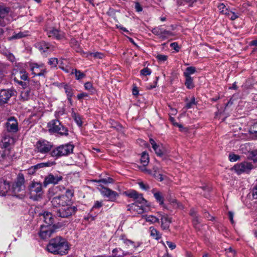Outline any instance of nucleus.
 I'll list each match as a JSON object with an SVG mask.
<instances>
[{
  "label": "nucleus",
  "instance_id": "1",
  "mask_svg": "<svg viewBox=\"0 0 257 257\" xmlns=\"http://www.w3.org/2000/svg\"><path fill=\"white\" fill-rule=\"evenodd\" d=\"M47 249L54 254L65 255L69 250V243L65 238L58 236L50 240Z\"/></svg>",
  "mask_w": 257,
  "mask_h": 257
},
{
  "label": "nucleus",
  "instance_id": "2",
  "mask_svg": "<svg viewBox=\"0 0 257 257\" xmlns=\"http://www.w3.org/2000/svg\"><path fill=\"white\" fill-rule=\"evenodd\" d=\"M13 142V139L9 136L4 137L2 140L3 146L1 148L4 150L1 154V164L5 167L10 165L13 160V157L11 155V145Z\"/></svg>",
  "mask_w": 257,
  "mask_h": 257
},
{
  "label": "nucleus",
  "instance_id": "3",
  "mask_svg": "<svg viewBox=\"0 0 257 257\" xmlns=\"http://www.w3.org/2000/svg\"><path fill=\"white\" fill-rule=\"evenodd\" d=\"M123 194L127 197L133 199L135 201L134 204L139 209L151 207V203L144 198L143 194L139 193L136 190L130 189L124 192Z\"/></svg>",
  "mask_w": 257,
  "mask_h": 257
},
{
  "label": "nucleus",
  "instance_id": "4",
  "mask_svg": "<svg viewBox=\"0 0 257 257\" xmlns=\"http://www.w3.org/2000/svg\"><path fill=\"white\" fill-rule=\"evenodd\" d=\"M25 178L22 173L18 174L15 183L12 186V193L14 196L23 198L25 196Z\"/></svg>",
  "mask_w": 257,
  "mask_h": 257
},
{
  "label": "nucleus",
  "instance_id": "5",
  "mask_svg": "<svg viewBox=\"0 0 257 257\" xmlns=\"http://www.w3.org/2000/svg\"><path fill=\"white\" fill-rule=\"evenodd\" d=\"M48 131L50 133L57 134L61 136L69 135L68 128L64 126L58 119H53L47 124Z\"/></svg>",
  "mask_w": 257,
  "mask_h": 257
},
{
  "label": "nucleus",
  "instance_id": "6",
  "mask_svg": "<svg viewBox=\"0 0 257 257\" xmlns=\"http://www.w3.org/2000/svg\"><path fill=\"white\" fill-rule=\"evenodd\" d=\"M63 224L60 223L54 224L53 225H42L39 232V235L42 239H48L56 232L57 229L61 228Z\"/></svg>",
  "mask_w": 257,
  "mask_h": 257
},
{
  "label": "nucleus",
  "instance_id": "7",
  "mask_svg": "<svg viewBox=\"0 0 257 257\" xmlns=\"http://www.w3.org/2000/svg\"><path fill=\"white\" fill-rule=\"evenodd\" d=\"M13 75L16 83L21 86L23 89L27 88L28 83L26 81L29 80V76L28 73L24 69H15L13 73Z\"/></svg>",
  "mask_w": 257,
  "mask_h": 257
},
{
  "label": "nucleus",
  "instance_id": "8",
  "mask_svg": "<svg viewBox=\"0 0 257 257\" xmlns=\"http://www.w3.org/2000/svg\"><path fill=\"white\" fill-rule=\"evenodd\" d=\"M30 198L33 200L38 201L42 199L44 192L42 184L39 182H33L29 187Z\"/></svg>",
  "mask_w": 257,
  "mask_h": 257
},
{
  "label": "nucleus",
  "instance_id": "9",
  "mask_svg": "<svg viewBox=\"0 0 257 257\" xmlns=\"http://www.w3.org/2000/svg\"><path fill=\"white\" fill-rule=\"evenodd\" d=\"M73 149L74 146L70 144L60 145L51 151V155L57 158L66 156L72 153Z\"/></svg>",
  "mask_w": 257,
  "mask_h": 257
},
{
  "label": "nucleus",
  "instance_id": "10",
  "mask_svg": "<svg viewBox=\"0 0 257 257\" xmlns=\"http://www.w3.org/2000/svg\"><path fill=\"white\" fill-rule=\"evenodd\" d=\"M153 34L157 36L162 41L169 39L174 36L173 33L169 31L166 30L161 26L156 27L152 30Z\"/></svg>",
  "mask_w": 257,
  "mask_h": 257
},
{
  "label": "nucleus",
  "instance_id": "11",
  "mask_svg": "<svg viewBox=\"0 0 257 257\" xmlns=\"http://www.w3.org/2000/svg\"><path fill=\"white\" fill-rule=\"evenodd\" d=\"M4 128L9 133H17L19 131L18 122L17 119L14 116L8 118L4 125Z\"/></svg>",
  "mask_w": 257,
  "mask_h": 257
},
{
  "label": "nucleus",
  "instance_id": "12",
  "mask_svg": "<svg viewBox=\"0 0 257 257\" xmlns=\"http://www.w3.org/2000/svg\"><path fill=\"white\" fill-rule=\"evenodd\" d=\"M52 147V144L46 140H40L37 142L36 145L37 152L42 154H46L49 152Z\"/></svg>",
  "mask_w": 257,
  "mask_h": 257
},
{
  "label": "nucleus",
  "instance_id": "13",
  "mask_svg": "<svg viewBox=\"0 0 257 257\" xmlns=\"http://www.w3.org/2000/svg\"><path fill=\"white\" fill-rule=\"evenodd\" d=\"M252 168V165L247 162L236 164L233 166V169L238 174H241L244 172H248Z\"/></svg>",
  "mask_w": 257,
  "mask_h": 257
},
{
  "label": "nucleus",
  "instance_id": "14",
  "mask_svg": "<svg viewBox=\"0 0 257 257\" xmlns=\"http://www.w3.org/2000/svg\"><path fill=\"white\" fill-rule=\"evenodd\" d=\"M31 70L33 74L39 76H45L47 72L44 64L34 63L31 66Z\"/></svg>",
  "mask_w": 257,
  "mask_h": 257
},
{
  "label": "nucleus",
  "instance_id": "15",
  "mask_svg": "<svg viewBox=\"0 0 257 257\" xmlns=\"http://www.w3.org/2000/svg\"><path fill=\"white\" fill-rule=\"evenodd\" d=\"M63 179L62 176L60 175H54L50 174L45 177L43 182L44 186L46 187L49 184H57Z\"/></svg>",
  "mask_w": 257,
  "mask_h": 257
},
{
  "label": "nucleus",
  "instance_id": "16",
  "mask_svg": "<svg viewBox=\"0 0 257 257\" xmlns=\"http://www.w3.org/2000/svg\"><path fill=\"white\" fill-rule=\"evenodd\" d=\"M35 47L41 52H47L54 50V47L49 43L41 41L35 44Z\"/></svg>",
  "mask_w": 257,
  "mask_h": 257
},
{
  "label": "nucleus",
  "instance_id": "17",
  "mask_svg": "<svg viewBox=\"0 0 257 257\" xmlns=\"http://www.w3.org/2000/svg\"><path fill=\"white\" fill-rule=\"evenodd\" d=\"M10 11L9 8L1 7V26H4L10 22L11 18L9 15Z\"/></svg>",
  "mask_w": 257,
  "mask_h": 257
},
{
  "label": "nucleus",
  "instance_id": "18",
  "mask_svg": "<svg viewBox=\"0 0 257 257\" xmlns=\"http://www.w3.org/2000/svg\"><path fill=\"white\" fill-rule=\"evenodd\" d=\"M99 188L101 193L104 196L108 198L109 199L113 201L118 196V194L115 191H112L110 189L106 187L100 186Z\"/></svg>",
  "mask_w": 257,
  "mask_h": 257
},
{
  "label": "nucleus",
  "instance_id": "19",
  "mask_svg": "<svg viewBox=\"0 0 257 257\" xmlns=\"http://www.w3.org/2000/svg\"><path fill=\"white\" fill-rule=\"evenodd\" d=\"M65 188L63 186H54L48 190V197L49 198L54 197L56 195H60V193L62 192Z\"/></svg>",
  "mask_w": 257,
  "mask_h": 257
},
{
  "label": "nucleus",
  "instance_id": "20",
  "mask_svg": "<svg viewBox=\"0 0 257 257\" xmlns=\"http://www.w3.org/2000/svg\"><path fill=\"white\" fill-rule=\"evenodd\" d=\"M14 195L12 193V187L9 181L4 180L3 183L1 182V196L6 195Z\"/></svg>",
  "mask_w": 257,
  "mask_h": 257
},
{
  "label": "nucleus",
  "instance_id": "21",
  "mask_svg": "<svg viewBox=\"0 0 257 257\" xmlns=\"http://www.w3.org/2000/svg\"><path fill=\"white\" fill-rule=\"evenodd\" d=\"M47 35L49 37L60 40L64 38V33L54 28L48 29L47 31Z\"/></svg>",
  "mask_w": 257,
  "mask_h": 257
},
{
  "label": "nucleus",
  "instance_id": "22",
  "mask_svg": "<svg viewBox=\"0 0 257 257\" xmlns=\"http://www.w3.org/2000/svg\"><path fill=\"white\" fill-rule=\"evenodd\" d=\"M41 218H43L46 224V225H53L54 222V218L51 212L45 211L43 213H40Z\"/></svg>",
  "mask_w": 257,
  "mask_h": 257
},
{
  "label": "nucleus",
  "instance_id": "23",
  "mask_svg": "<svg viewBox=\"0 0 257 257\" xmlns=\"http://www.w3.org/2000/svg\"><path fill=\"white\" fill-rule=\"evenodd\" d=\"M13 92L10 89L1 90V103H7L10 97L12 96Z\"/></svg>",
  "mask_w": 257,
  "mask_h": 257
},
{
  "label": "nucleus",
  "instance_id": "24",
  "mask_svg": "<svg viewBox=\"0 0 257 257\" xmlns=\"http://www.w3.org/2000/svg\"><path fill=\"white\" fill-rule=\"evenodd\" d=\"M161 227L163 230H167L169 229L170 224L171 222V218L167 215H163L161 217Z\"/></svg>",
  "mask_w": 257,
  "mask_h": 257
},
{
  "label": "nucleus",
  "instance_id": "25",
  "mask_svg": "<svg viewBox=\"0 0 257 257\" xmlns=\"http://www.w3.org/2000/svg\"><path fill=\"white\" fill-rule=\"evenodd\" d=\"M60 197H61L60 207L68 206L67 209H76L75 206L69 207L72 203L71 199L67 198V197L64 196L63 195H60Z\"/></svg>",
  "mask_w": 257,
  "mask_h": 257
},
{
  "label": "nucleus",
  "instance_id": "26",
  "mask_svg": "<svg viewBox=\"0 0 257 257\" xmlns=\"http://www.w3.org/2000/svg\"><path fill=\"white\" fill-rule=\"evenodd\" d=\"M151 192L153 194L156 200L160 204H164V197L161 192L157 191L156 188H154L151 190Z\"/></svg>",
  "mask_w": 257,
  "mask_h": 257
},
{
  "label": "nucleus",
  "instance_id": "27",
  "mask_svg": "<svg viewBox=\"0 0 257 257\" xmlns=\"http://www.w3.org/2000/svg\"><path fill=\"white\" fill-rule=\"evenodd\" d=\"M150 143L157 156H162L163 155L162 147L157 145L153 139H150Z\"/></svg>",
  "mask_w": 257,
  "mask_h": 257
},
{
  "label": "nucleus",
  "instance_id": "28",
  "mask_svg": "<svg viewBox=\"0 0 257 257\" xmlns=\"http://www.w3.org/2000/svg\"><path fill=\"white\" fill-rule=\"evenodd\" d=\"M76 210H58L57 214L62 218H67L75 213Z\"/></svg>",
  "mask_w": 257,
  "mask_h": 257
},
{
  "label": "nucleus",
  "instance_id": "29",
  "mask_svg": "<svg viewBox=\"0 0 257 257\" xmlns=\"http://www.w3.org/2000/svg\"><path fill=\"white\" fill-rule=\"evenodd\" d=\"M127 254V253H124L121 248H115L112 251V255L107 257H123Z\"/></svg>",
  "mask_w": 257,
  "mask_h": 257
},
{
  "label": "nucleus",
  "instance_id": "30",
  "mask_svg": "<svg viewBox=\"0 0 257 257\" xmlns=\"http://www.w3.org/2000/svg\"><path fill=\"white\" fill-rule=\"evenodd\" d=\"M151 236L155 239L158 240L161 237V235L159 232L155 229L154 227L151 226L149 228Z\"/></svg>",
  "mask_w": 257,
  "mask_h": 257
},
{
  "label": "nucleus",
  "instance_id": "31",
  "mask_svg": "<svg viewBox=\"0 0 257 257\" xmlns=\"http://www.w3.org/2000/svg\"><path fill=\"white\" fill-rule=\"evenodd\" d=\"M141 162L143 165V168L148 164L149 162L148 154L146 153L145 152L142 153L141 158Z\"/></svg>",
  "mask_w": 257,
  "mask_h": 257
},
{
  "label": "nucleus",
  "instance_id": "32",
  "mask_svg": "<svg viewBox=\"0 0 257 257\" xmlns=\"http://www.w3.org/2000/svg\"><path fill=\"white\" fill-rule=\"evenodd\" d=\"M196 71V68L193 66H190L186 68L183 73L184 77H191L190 75L195 73Z\"/></svg>",
  "mask_w": 257,
  "mask_h": 257
},
{
  "label": "nucleus",
  "instance_id": "33",
  "mask_svg": "<svg viewBox=\"0 0 257 257\" xmlns=\"http://www.w3.org/2000/svg\"><path fill=\"white\" fill-rule=\"evenodd\" d=\"M65 93L67 94L68 99L71 101V98L73 95V89L68 85H65L64 87Z\"/></svg>",
  "mask_w": 257,
  "mask_h": 257
},
{
  "label": "nucleus",
  "instance_id": "34",
  "mask_svg": "<svg viewBox=\"0 0 257 257\" xmlns=\"http://www.w3.org/2000/svg\"><path fill=\"white\" fill-rule=\"evenodd\" d=\"M28 35L27 32H20L17 34L13 35L12 36L8 38L9 40H12L14 39H19L23 37H25Z\"/></svg>",
  "mask_w": 257,
  "mask_h": 257
},
{
  "label": "nucleus",
  "instance_id": "35",
  "mask_svg": "<svg viewBox=\"0 0 257 257\" xmlns=\"http://www.w3.org/2000/svg\"><path fill=\"white\" fill-rule=\"evenodd\" d=\"M185 85L188 89H191L194 87L193 79L191 77H185Z\"/></svg>",
  "mask_w": 257,
  "mask_h": 257
},
{
  "label": "nucleus",
  "instance_id": "36",
  "mask_svg": "<svg viewBox=\"0 0 257 257\" xmlns=\"http://www.w3.org/2000/svg\"><path fill=\"white\" fill-rule=\"evenodd\" d=\"M84 88L85 90L90 92V94H93L96 92V89L93 87L92 84L90 82H87L84 84Z\"/></svg>",
  "mask_w": 257,
  "mask_h": 257
},
{
  "label": "nucleus",
  "instance_id": "37",
  "mask_svg": "<svg viewBox=\"0 0 257 257\" xmlns=\"http://www.w3.org/2000/svg\"><path fill=\"white\" fill-rule=\"evenodd\" d=\"M53 162H47L38 164L35 166L32 167V169L37 170L38 169L44 168L46 167H49L53 165Z\"/></svg>",
  "mask_w": 257,
  "mask_h": 257
},
{
  "label": "nucleus",
  "instance_id": "38",
  "mask_svg": "<svg viewBox=\"0 0 257 257\" xmlns=\"http://www.w3.org/2000/svg\"><path fill=\"white\" fill-rule=\"evenodd\" d=\"M72 116L74 119L75 121L79 126H81L82 125V121L79 114L73 111L72 113Z\"/></svg>",
  "mask_w": 257,
  "mask_h": 257
},
{
  "label": "nucleus",
  "instance_id": "39",
  "mask_svg": "<svg viewBox=\"0 0 257 257\" xmlns=\"http://www.w3.org/2000/svg\"><path fill=\"white\" fill-rule=\"evenodd\" d=\"M60 201L61 197H60V195L53 197L51 200L52 206L55 208L60 207Z\"/></svg>",
  "mask_w": 257,
  "mask_h": 257
},
{
  "label": "nucleus",
  "instance_id": "40",
  "mask_svg": "<svg viewBox=\"0 0 257 257\" xmlns=\"http://www.w3.org/2000/svg\"><path fill=\"white\" fill-rule=\"evenodd\" d=\"M141 244L142 243L140 242H136L132 240L127 248L134 251L136 250L137 248L139 247Z\"/></svg>",
  "mask_w": 257,
  "mask_h": 257
},
{
  "label": "nucleus",
  "instance_id": "41",
  "mask_svg": "<svg viewBox=\"0 0 257 257\" xmlns=\"http://www.w3.org/2000/svg\"><path fill=\"white\" fill-rule=\"evenodd\" d=\"M104 55L103 53L100 52H95V53H88L86 57L90 58V57H94V58H98V59H102L104 57Z\"/></svg>",
  "mask_w": 257,
  "mask_h": 257
},
{
  "label": "nucleus",
  "instance_id": "42",
  "mask_svg": "<svg viewBox=\"0 0 257 257\" xmlns=\"http://www.w3.org/2000/svg\"><path fill=\"white\" fill-rule=\"evenodd\" d=\"M143 217L146 219V221L150 222L151 223H155L159 221V219L158 218L153 215H143Z\"/></svg>",
  "mask_w": 257,
  "mask_h": 257
},
{
  "label": "nucleus",
  "instance_id": "43",
  "mask_svg": "<svg viewBox=\"0 0 257 257\" xmlns=\"http://www.w3.org/2000/svg\"><path fill=\"white\" fill-rule=\"evenodd\" d=\"M30 96V90H24L21 93V97L23 100H27Z\"/></svg>",
  "mask_w": 257,
  "mask_h": 257
},
{
  "label": "nucleus",
  "instance_id": "44",
  "mask_svg": "<svg viewBox=\"0 0 257 257\" xmlns=\"http://www.w3.org/2000/svg\"><path fill=\"white\" fill-rule=\"evenodd\" d=\"M201 189L202 191H200V193L205 198H208L209 197V192L210 191V188L207 186H203Z\"/></svg>",
  "mask_w": 257,
  "mask_h": 257
},
{
  "label": "nucleus",
  "instance_id": "45",
  "mask_svg": "<svg viewBox=\"0 0 257 257\" xmlns=\"http://www.w3.org/2000/svg\"><path fill=\"white\" fill-rule=\"evenodd\" d=\"M59 61H59L56 58H51L49 59L48 63L51 66V67L55 68L57 67Z\"/></svg>",
  "mask_w": 257,
  "mask_h": 257
},
{
  "label": "nucleus",
  "instance_id": "46",
  "mask_svg": "<svg viewBox=\"0 0 257 257\" xmlns=\"http://www.w3.org/2000/svg\"><path fill=\"white\" fill-rule=\"evenodd\" d=\"M218 9L219 10L220 13L224 15H226L229 11L223 3H220L218 5Z\"/></svg>",
  "mask_w": 257,
  "mask_h": 257
},
{
  "label": "nucleus",
  "instance_id": "47",
  "mask_svg": "<svg viewBox=\"0 0 257 257\" xmlns=\"http://www.w3.org/2000/svg\"><path fill=\"white\" fill-rule=\"evenodd\" d=\"M75 75L76 79L78 80L84 78L86 76V75L84 73L77 69L75 70Z\"/></svg>",
  "mask_w": 257,
  "mask_h": 257
},
{
  "label": "nucleus",
  "instance_id": "48",
  "mask_svg": "<svg viewBox=\"0 0 257 257\" xmlns=\"http://www.w3.org/2000/svg\"><path fill=\"white\" fill-rule=\"evenodd\" d=\"M3 54L5 55L8 60H9L11 62H14L15 60V56L14 55L10 53L9 51L6 50L3 52Z\"/></svg>",
  "mask_w": 257,
  "mask_h": 257
},
{
  "label": "nucleus",
  "instance_id": "49",
  "mask_svg": "<svg viewBox=\"0 0 257 257\" xmlns=\"http://www.w3.org/2000/svg\"><path fill=\"white\" fill-rule=\"evenodd\" d=\"M154 170V174L153 176L158 181L162 182L164 180V178L163 177V175L160 173H157V169L156 168H153Z\"/></svg>",
  "mask_w": 257,
  "mask_h": 257
},
{
  "label": "nucleus",
  "instance_id": "50",
  "mask_svg": "<svg viewBox=\"0 0 257 257\" xmlns=\"http://www.w3.org/2000/svg\"><path fill=\"white\" fill-rule=\"evenodd\" d=\"M119 239L122 241L123 244L125 245L126 248H128L131 242V240L127 239L124 235H121L119 237Z\"/></svg>",
  "mask_w": 257,
  "mask_h": 257
},
{
  "label": "nucleus",
  "instance_id": "51",
  "mask_svg": "<svg viewBox=\"0 0 257 257\" xmlns=\"http://www.w3.org/2000/svg\"><path fill=\"white\" fill-rule=\"evenodd\" d=\"M59 67L64 71L69 73L70 72V68L68 66H65L62 61H60L58 64Z\"/></svg>",
  "mask_w": 257,
  "mask_h": 257
},
{
  "label": "nucleus",
  "instance_id": "52",
  "mask_svg": "<svg viewBox=\"0 0 257 257\" xmlns=\"http://www.w3.org/2000/svg\"><path fill=\"white\" fill-rule=\"evenodd\" d=\"M231 20H234L238 17V15L235 13L229 10L225 15Z\"/></svg>",
  "mask_w": 257,
  "mask_h": 257
},
{
  "label": "nucleus",
  "instance_id": "53",
  "mask_svg": "<svg viewBox=\"0 0 257 257\" xmlns=\"http://www.w3.org/2000/svg\"><path fill=\"white\" fill-rule=\"evenodd\" d=\"M196 102L194 97H192L190 101L186 103L185 108L186 109H190L193 107V105H195Z\"/></svg>",
  "mask_w": 257,
  "mask_h": 257
},
{
  "label": "nucleus",
  "instance_id": "54",
  "mask_svg": "<svg viewBox=\"0 0 257 257\" xmlns=\"http://www.w3.org/2000/svg\"><path fill=\"white\" fill-rule=\"evenodd\" d=\"M138 185L143 190L148 191L150 189V186L147 184H145L143 182H138Z\"/></svg>",
  "mask_w": 257,
  "mask_h": 257
},
{
  "label": "nucleus",
  "instance_id": "55",
  "mask_svg": "<svg viewBox=\"0 0 257 257\" xmlns=\"http://www.w3.org/2000/svg\"><path fill=\"white\" fill-rule=\"evenodd\" d=\"M152 73L151 69L146 67L142 69L140 71V73L141 75L144 76L150 75Z\"/></svg>",
  "mask_w": 257,
  "mask_h": 257
},
{
  "label": "nucleus",
  "instance_id": "56",
  "mask_svg": "<svg viewBox=\"0 0 257 257\" xmlns=\"http://www.w3.org/2000/svg\"><path fill=\"white\" fill-rule=\"evenodd\" d=\"M66 194L64 195L66 196L67 198L70 199L74 195V190L72 189H67L66 191Z\"/></svg>",
  "mask_w": 257,
  "mask_h": 257
},
{
  "label": "nucleus",
  "instance_id": "57",
  "mask_svg": "<svg viewBox=\"0 0 257 257\" xmlns=\"http://www.w3.org/2000/svg\"><path fill=\"white\" fill-rule=\"evenodd\" d=\"M229 159L231 162H235L239 159V156L234 154H230Z\"/></svg>",
  "mask_w": 257,
  "mask_h": 257
},
{
  "label": "nucleus",
  "instance_id": "58",
  "mask_svg": "<svg viewBox=\"0 0 257 257\" xmlns=\"http://www.w3.org/2000/svg\"><path fill=\"white\" fill-rule=\"evenodd\" d=\"M113 180L111 178H107L106 179H102L99 180L98 182L102 183L104 184L112 183H113Z\"/></svg>",
  "mask_w": 257,
  "mask_h": 257
},
{
  "label": "nucleus",
  "instance_id": "59",
  "mask_svg": "<svg viewBox=\"0 0 257 257\" xmlns=\"http://www.w3.org/2000/svg\"><path fill=\"white\" fill-rule=\"evenodd\" d=\"M228 218L232 225H234L235 222L233 220L234 213L232 211H228L227 213Z\"/></svg>",
  "mask_w": 257,
  "mask_h": 257
},
{
  "label": "nucleus",
  "instance_id": "60",
  "mask_svg": "<svg viewBox=\"0 0 257 257\" xmlns=\"http://www.w3.org/2000/svg\"><path fill=\"white\" fill-rule=\"evenodd\" d=\"M70 44L72 47H73L75 49L79 48V45L78 42L75 39H71L70 41Z\"/></svg>",
  "mask_w": 257,
  "mask_h": 257
},
{
  "label": "nucleus",
  "instance_id": "61",
  "mask_svg": "<svg viewBox=\"0 0 257 257\" xmlns=\"http://www.w3.org/2000/svg\"><path fill=\"white\" fill-rule=\"evenodd\" d=\"M88 96V94L86 92H82L81 93L78 94L77 95V98L78 100H80L84 97H86Z\"/></svg>",
  "mask_w": 257,
  "mask_h": 257
},
{
  "label": "nucleus",
  "instance_id": "62",
  "mask_svg": "<svg viewBox=\"0 0 257 257\" xmlns=\"http://www.w3.org/2000/svg\"><path fill=\"white\" fill-rule=\"evenodd\" d=\"M170 46L173 49H174L176 51L178 52L179 51L180 48L178 46V44L176 42L172 43L170 44Z\"/></svg>",
  "mask_w": 257,
  "mask_h": 257
},
{
  "label": "nucleus",
  "instance_id": "63",
  "mask_svg": "<svg viewBox=\"0 0 257 257\" xmlns=\"http://www.w3.org/2000/svg\"><path fill=\"white\" fill-rule=\"evenodd\" d=\"M252 195L254 199H257V185L255 186L252 189Z\"/></svg>",
  "mask_w": 257,
  "mask_h": 257
},
{
  "label": "nucleus",
  "instance_id": "64",
  "mask_svg": "<svg viewBox=\"0 0 257 257\" xmlns=\"http://www.w3.org/2000/svg\"><path fill=\"white\" fill-rule=\"evenodd\" d=\"M252 160L254 162L257 163V150L252 152Z\"/></svg>",
  "mask_w": 257,
  "mask_h": 257
}]
</instances>
